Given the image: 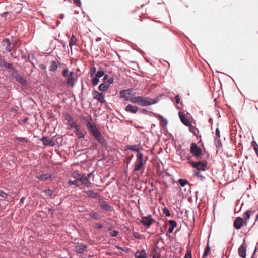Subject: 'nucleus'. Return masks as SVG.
<instances>
[{
	"label": "nucleus",
	"mask_w": 258,
	"mask_h": 258,
	"mask_svg": "<svg viewBox=\"0 0 258 258\" xmlns=\"http://www.w3.org/2000/svg\"><path fill=\"white\" fill-rule=\"evenodd\" d=\"M131 102L142 106H149L157 103L153 99L143 96L133 97L131 99Z\"/></svg>",
	"instance_id": "f257e3e1"
},
{
	"label": "nucleus",
	"mask_w": 258,
	"mask_h": 258,
	"mask_svg": "<svg viewBox=\"0 0 258 258\" xmlns=\"http://www.w3.org/2000/svg\"><path fill=\"white\" fill-rule=\"evenodd\" d=\"M87 128L91 132L95 138L103 146L106 145L105 139L97 128L93 124L89 122L87 124Z\"/></svg>",
	"instance_id": "f03ea898"
},
{
	"label": "nucleus",
	"mask_w": 258,
	"mask_h": 258,
	"mask_svg": "<svg viewBox=\"0 0 258 258\" xmlns=\"http://www.w3.org/2000/svg\"><path fill=\"white\" fill-rule=\"evenodd\" d=\"M143 154L141 152H138L137 154V159L135 162L134 172L140 171L143 168L144 165L145 164V162H143Z\"/></svg>",
	"instance_id": "7ed1b4c3"
},
{
	"label": "nucleus",
	"mask_w": 258,
	"mask_h": 258,
	"mask_svg": "<svg viewBox=\"0 0 258 258\" xmlns=\"http://www.w3.org/2000/svg\"><path fill=\"white\" fill-rule=\"evenodd\" d=\"M190 152L196 158L198 159L202 155V150L195 143H192L190 146Z\"/></svg>",
	"instance_id": "20e7f679"
},
{
	"label": "nucleus",
	"mask_w": 258,
	"mask_h": 258,
	"mask_svg": "<svg viewBox=\"0 0 258 258\" xmlns=\"http://www.w3.org/2000/svg\"><path fill=\"white\" fill-rule=\"evenodd\" d=\"M190 164L193 168H196L198 170L205 171L207 165V162L199 161L195 162L193 161H190Z\"/></svg>",
	"instance_id": "39448f33"
},
{
	"label": "nucleus",
	"mask_w": 258,
	"mask_h": 258,
	"mask_svg": "<svg viewBox=\"0 0 258 258\" xmlns=\"http://www.w3.org/2000/svg\"><path fill=\"white\" fill-rule=\"evenodd\" d=\"M132 91V89L122 90L120 92V96L124 98L125 101H130L131 102V99L133 97H131V95Z\"/></svg>",
	"instance_id": "423d86ee"
},
{
	"label": "nucleus",
	"mask_w": 258,
	"mask_h": 258,
	"mask_svg": "<svg viewBox=\"0 0 258 258\" xmlns=\"http://www.w3.org/2000/svg\"><path fill=\"white\" fill-rule=\"evenodd\" d=\"M93 96L94 99L97 100L101 103L103 104L106 102L103 93H100L97 91L94 90L93 92Z\"/></svg>",
	"instance_id": "0eeeda50"
},
{
	"label": "nucleus",
	"mask_w": 258,
	"mask_h": 258,
	"mask_svg": "<svg viewBox=\"0 0 258 258\" xmlns=\"http://www.w3.org/2000/svg\"><path fill=\"white\" fill-rule=\"evenodd\" d=\"M154 222V220L152 218L151 215L143 217L141 220V223L144 226L148 227H150L152 224Z\"/></svg>",
	"instance_id": "6e6552de"
},
{
	"label": "nucleus",
	"mask_w": 258,
	"mask_h": 258,
	"mask_svg": "<svg viewBox=\"0 0 258 258\" xmlns=\"http://www.w3.org/2000/svg\"><path fill=\"white\" fill-rule=\"evenodd\" d=\"M75 251L78 254L83 253L85 251L87 250L86 245L82 243H77L75 245Z\"/></svg>",
	"instance_id": "1a4fd4ad"
},
{
	"label": "nucleus",
	"mask_w": 258,
	"mask_h": 258,
	"mask_svg": "<svg viewBox=\"0 0 258 258\" xmlns=\"http://www.w3.org/2000/svg\"><path fill=\"white\" fill-rule=\"evenodd\" d=\"M76 74L74 72H70L67 78V84L72 87H74L75 83V77Z\"/></svg>",
	"instance_id": "9d476101"
},
{
	"label": "nucleus",
	"mask_w": 258,
	"mask_h": 258,
	"mask_svg": "<svg viewBox=\"0 0 258 258\" xmlns=\"http://www.w3.org/2000/svg\"><path fill=\"white\" fill-rule=\"evenodd\" d=\"M246 251V245L245 243H243L238 249L239 255L242 258H245Z\"/></svg>",
	"instance_id": "9b49d317"
},
{
	"label": "nucleus",
	"mask_w": 258,
	"mask_h": 258,
	"mask_svg": "<svg viewBox=\"0 0 258 258\" xmlns=\"http://www.w3.org/2000/svg\"><path fill=\"white\" fill-rule=\"evenodd\" d=\"M243 223V222L242 218L240 217H237L235 220L234 221V226L236 229L239 230L241 229V228L242 227Z\"/></svg>",
	"instance_id": "f8f14e48"
},
{
	"label": "nucleus",
	"mask_w": 258,
	"mask_h": 258,
	"mask_svg": "<svg viewBox=\"0 0 258 258\" xmlns=\"http://www.w3.org/2000/svg\"><path fill=\"white\" fill-rule=\"evenodd\" d=\"M179 116L181 122L186 126H189L191 125V123L190 121L187 119V118L185 116L184 114L182 113L181 112H179Z\"/></svg>",
	"instance_id": "ddd939ff"
},
{
	"label": "nucleus",
	"mask_w": 258,
	"mask_h": 258,
	"mask_svg": "<svg viewBox=\"0 0 258 258\" xmlns=\"http://www.w3.org/2000/svg\"><path fill=\"white\" fill-rule=\"evenodd\" d=\"M80 181H81L83 184L87 187H90L91 186L92 183L88 180V177H87V176L84 175H82L81 178H80Z\"/></svg>",
	"instance_id": "4468645a"
},
{
	"label": "nucleus",
	"mask_w": 258,
	"mask_h": 258,
	"mask_svg": "<svg viewBox=\"0 0 258 258\" xmlns=\"http://www.w3.org/2000/svg\"><path fill=\"white\" fill-rule=\"evenodd\" d=\"M41 141H42L43 143V144L45 146H53L54 145V142L52 139H48L46 137L43 136L41 139Z\"/></svg>",
	"instance_id": "2eb2a0df"
},
{
	"label": "nucleus",
	"mask_w": 258,
	"mask_h": 258,
	"mask_svg": "<svg viewBox=\"0 0 258 258\" xmlns=\"http://www.w3.org/2000/svg\"><path fill=\"white\" fill-rule=\"evenodd\" d=\"M125 110L128 112L136 113L138 111V107L136 106L129 104L126 106Z\"/></svg>",
	"instance_id": "dca6fc26"
},
{
	"label": "nucleus",
	"mask_w": 258,
	"mask_h": 258,
	"mask_svg": "<svg viewBox=\"0 0 258 258\" xmlns=\"http://www.w3.org/2000/svg\"><path fill=\"white\" fill-rule=\"evenodd\" d=\"M125 150H129L133 151L140 152V147L138 145H127L125 147Z\"/></svg>",
	"instance_id": "f3484780"
},
{
	"label": "nucleus",
	"mask_w": 258,
	"mask_h": 258,
	"mask_svg": "<svg viewBox=\"0 0 258 258\" xmlns=\"http://www.w3.org/2000/svg\"><path fill=\"white\" fill-rule=\"evenodd\" d=\"M66 120H67L68 123L71 127L73 128V127H76V125L77 124L76 123L73 118L70 115H66Z\"/></svg>",
	"instance_id": "a211bd4d"
},
{
	"label": "nucleus",
	"mask_w": 258,
	"mask_h": 258,
	"mask_svg": "<svg viewBox=\"0 0 258 258\" xmlns=\"http://www.w3.org/2000/svg\"><path fill=\"white\" fill-rule=\"evenodd\" d=\"M135 256L136 258H146L147 254L144 250H138L136 252Z\"/></svg>",
	"instance_id": "6ab92c4d"
},
{
	"label": "nucleus",
	"mask_w": 258,
	"mask_h": 258,
	"mask_svg": "<svg viewBox=\"0 0 258 258\" xmlns=\"http://www.w3.org/2000/svg\"><path fill=\"white\" fill-rule=\"evenodd\" d=\"M169 224L168 232L171 233L173 232L174 228L177 226V223L175 221L171 220L169 221Z\"/></svg>",
	"instance_id": "aec40b11"
},
{
	"label": "nucleus",
	"mask_w": 258,
	"mask_h": 258,
	"mask_svg": "<svg viewBox=\"0 0 258 258\" xmlns=\"http://www.w3.org/2000/svg\"><path fill=\"white\" fill-rule=\"evenodd\" d=\"M37 178L40 180L44 181L51 177V175L49 173L42 174L39 176H37Z\"/></svg>",
	"instance_id": "412c9836"
},
{
	"label": "nucleus",
	"mask_w": 258,
	"mask_h": 258,
	"mask_svg": "<svg viewBox=\"0 0 258 258\" xmlns=\"http://www.w3.org/2000/svg\"><path fill=\"white\" fill-rule=\"evenodd\" d=\"M15 78H16V80L18 82L21 83V84H22L23 85H25L26 84V80L23 77H22L21 76H20L19 75H17L16 76Z\"/></svg>",
	"instance_id": "4be33fe9"
},
{
	"label": "nucleus",
	"mask_w": 258,
	"mask_h": 258,
	"mask_svg": "<svg viewBox=\"0 0 258 258\" xmlns=\"http://www.w3.org/2000/svg\"><path fill=\"white\" fill-rule=\"evenodd\" d=\"M109 85L105 81L104 83L101 84L99 86V90L101 91H106L109 87Z\"/></svg>",
	"instance_id": "5701e85b"
},
{
	"label": "nucleus",
	"mask_w": 258,
	"mask_h": 258,
	"mask_svg": "<svg viewBox=\"0 0 258 258\" xmlns=\"http://www.w3.org/2000/svg\"><path fill=\"white\" fill-rule=\"evenodd\" d=\"M58 68V66L57 63L55 61H52L51 62L50 66L49 67V70L50 71L54 72L57 70Z\"/></svg>",
	"instance_id": "b1692460"
},
{
	"label": "nucleus",
	"mask_w": 258,
	"mask_h": 258,
	"mask_svg": "<svg viewBox=\"0 0 258 258\" xmlns=\"http://www.w3.org/2000/svg\"><path fill=\"white\" fill-rule=\"evenodd\" d=\"M104 81H105L109 86L111 84L113 83L114 81V78L112 77L108 78V76L107 75H105L104 76Z\"/></svg>",
	"instance_id": "393cba45"
},
{
	"label": "nucleus",
	"mask_w": 258,
	"mask_h": 258,
	"mask_svg": "<svg viewBox=\"0 0 258 258\" xmlns=\"http://www.w3.org/2000/svg\"><path fill=\"white\" fill-rule=\"evenodd\" d=\"M4 45H6V50L8 52H10L12 49L11 47V44L9 42V40L8 39H5L4 41Z\"/></svg>",
	"instance_id": "a878e982"
},
{
	"label": "nucleus",
	"mask_w": 258,
	"mask_h": 258,
	"mask_svg": "<svg viewBox=\"0 0 258 258\" xmlns=\"http://www.w3.org/2000/svg\"><path fill=\"white\" fill-rule=\"evenodd\" d=\"M77 42V39L74 35H72L71 38V40L69 43V45L70 47H72L73 45H76Z\"/></svg>",
	"instance_id": "bb28decb"
},
{
	"label": "nucleus",
	"mask_w": 258,
	"mask_h": 258,
	"mask_svg": "<svg viewBox=\"0 0 258 258\" xmlns=\"http://www.w3.org/2000/svg\"><path fill=\"white\" fill-rule=\"evenodd\" d=\"M85 193L87 195L88 197H92L93 198H96L97 196L96 193L91 190L85 191Z\"/></svg>",
	"instance_id": "cd10ccee"
},
{
	"label": "nucleus",
	"mask_w": 258,
	"mask_h": 258,
	"mask_svg": "<svg viewBox=\"0 0 258 258\" xmlns=\"http://www.w3.org/2000/svg\"><path fill=\"white\" fill-rule=\"evenodd\" d=\"M43 192L46 196H52L54 194L53 190L50 189L44 190Z\"/></svg>",
	"instance_id": "c85d7f7f"
},
{
	"label": "nucleus",
	"mask_w": 258,
	"mask_h": 258,
	"mask_svg": "<svg viewBox=\"0 0 258 258\" xmlns=\"http://www.w3.org/2000/svg\"><path fill=\"white\" fill-rule=\"evenodd\" d=\"M257 209H258V208H257V207L255 206V207H252L250 209H249L246 211L247 212H248V213L251 215H252L254 213H255L257 211Z\"/></svg>",
	"instance_id": "c756f323"
},
{
	"label": "nucleus",
	"mask_w": 258,
	"mask_h": 258,
	"mask_svg": "<svg viewBox=\"0 0 258 258\" xmlns=\"http://www.w3.org/2000/svg\"><path fill=\"white\" fill-rule=\"evenodd\" d=\"M210 247L209 245L208 244H207L206 248L205 250L204 253L203 254V258L207 256L209 254V253H210Z\"/></svg>",
	"instance_id": "7c9ffc66"
},
{
	"label": "nucleus",
	"mask_w": 258,
	"mask_h": 258,
	"mask_svg": "<svg viewBox=\"0 0 258 258\" xmlns=\"http://www.w3.org/2000/svg\"><path fill=\"white\" fill-rule=\"evenodd\" d=\"M99 78L97 77L96 76H95L92 79V84L93 86H96L98 84V83L99 82Z\"/></svg>",
	"instance_id": "2f4dec72"
},
{
	"label": "nucleus",
	"mask_w": 258,
	"mask_h": 258,
	"mask_svg": "<svg viewBox=\"0 0 258 258\" xmlns=\"http://www.w3.org/2000/svg\"><path fill=\"white\" fill-rule=\"evenodd\" d=\"M178 182L180 185L182 187H184L185 185H186L188 183L187 180L183 179H180L178 180Z\"/></svg>",
	"instance_id": "473e14b6"
},
{
	"label": "nucleus",
	"mask_w": 258,
	"mask_h": 258,
	"mask_svg": "<svg viewBox=\"0 0 258 258\" xmlns=\"http://www.w3.org/2000/svg\"><path fill=\"white\" fill-rule=\"evenodd\" d=\"M250 215L246 211L243 215V217L244 220V222L246 223L249 219Z\"/></svg>",
	"instance_id": "72a5a7b5"
},
{
	"label": "nucleus",
	"mask_w": 258,
	"mask_h": 258,
	"mask_svg": "<svg viewBox=\"0 0 258 258\" xmlns=\"http://www.w3.org/2000/svg\"><path fill=\"white\" fill-rule=\"evenodd\" d=\"M72 176L74 178H76L77 180L80 181V178L82 176V174H80L77 172H74L72 174Z\"/></svg>",
	"instance_id": "f704fd0d"
},
{
	"label": "nucleus",
	"mask_w": 258,
	"mask_h": 258,
	"mask_svg": "<svg viewBox=\"0 0 258 258\" xmlns=\"http://www.w3.org/2000/svg\"><path fill=\"white\" fill-rule=\"evenodd\" d=\"M101 207L106 211H110L111 210V207H110L109 205H108L107 204L103 203L101 205Z\"/></svg>",
	"instance_id": "c9c22d12"
},
{
	"label": "nucleus",
	"mask_w": 258,
	"mask_h": 258,
	"mask_svg": "<svg viewBox=\"0 0 258 258\" xmlns=\"http://www.w3.org/2000/svg\"><path fill=\"white\" fill-rule=\"evenodd\" d=\"M159 118L161 119V120L162 121V125L163 126H166L168 123V121L167 119H166L164 117L162 116H159Z\"/></svg>",
	"instance_id": "e433bc0d"
},
{
	"label": "nucleus",
	"mask_w": 258,
	"mask_h": 258,
	"mask_svg": "<svg viewBox=\"0 0 258 258\" xmlns=\"http://www.w3.org/2000/svg\"><path fill=\"white\" fill-rule=\"evenodd\" d=\"M68 184L70 185H75L76 186H79L78 180H74V181H72L71 180H69L68 181Z\"/></svg>",
	"instance_id": "4c0bfd02"
},
{
	"label": "nucleus",
	"mask_w": 258,
	"mask_h": 258,
	"mask_svg": "<svg viewBox=\"0 0 258 258\" xmlns=\"http://www.w3.org/2000/svg\"><path fill=\"white\" fill-rule=\"evenodd\" d=\"M104 75V72L102 70H100V71H98L95 76L97 77H98V78H101L102 77L103 75Z\"/></svg>",
	"instance_id": "58836bf2"
},
{
	"label": "nucleus",
	"mask_w": 258,
	"mask_h": 258,
	"mask_svg": "<svg viewBox=\"0 0 258 258\" xmlns=\"http://www.w3.org/2000/svg\"><path fill=\"white\" fill-rule=\"evenodd\" d=\"M91 217L94 219H99L100 218L99 215L96 213H94L91 214Z\"/></svg>",
	"instance_id": "ea45409f"
},
{
	"label": "nucleus",
	"mask_w": 258,
	"mask_h": 258,
	"mask_svg": "<svg viewBox=\"0 0 258 258\" xmlns=\"http://www.w3.org/2000/svg\"><path fill=\"white\" fill-rule=\"evenodd\" d=\"M68 1L71 3H73L75 4L78 6H80L81 5L80 0H68Z\"/></svg>",
	"instance_id": "a19ab883"
},
{
	"label": "nucleus",
	"mask_w": 258,
	"mask_h": 258,
	"mask_svg": "<svg viewBox=\"0 0 258 258\" xmlns=\"http://www.w3.org/2000/svg\"><path fill=\"white\" fill-rule=\"evenodd\" d=\"M96 71V69L95 67H93L90 69V76H93L94 75Z\"/></svg>",
	"instance_id": "79ce46f5"
},
{
	"label": "nucleus",
	"mask_w": 258,
	"mask_h": 258,
	"mask_svg": "<svg viewBox=\"0 0 258 258\" xmlns=\"http://www.w3.org/2000/svg\"><path fill=\"white\" fill-rule=\"evenodd\" d=\"M76 134L78 138H82L85 135V134L83 132H81L80 131L79 132H78L77 134Z\"/></svg>",
	"instance_id": "37998d69"
},
{
	"label": "nucleus",
	"mask_w": 258,
	"mask_h": 258,
	"mask_svg": "<svg viewBox=\"0 0 258 258\" xmlns=\"http://www.w3.org/2000/svg\"><path fill=\"white\" fill-rule=\"evenodd\" d=\"M163 212L166 216H168V217L170 216V212L166 208H165L163 209Z\"/></svg>",
	"instance_id": "c03bdc74"
},
{
	"label": "nucleus",
	"mask_w": 258,
	"mask_h": 258,
	"mask_svg": "<svg viewBox=\"0 0 258 258\" xmlns=\"http://www.w3.org/2000/svg\"><path fill=\"white\" fill-rule=\"evenodd\" d=\"M73 128L74 129V132L75 134H77L78 132L80 131L79 126L78 124L76 125V127H73Z\"/></svg>",
	"instance_id": "a18cd8bd"
},
{
	"label": "nucleus",
	"mask_w": 258,
	"mask_h": 258,
	"mask_svg": "<svg viewBox=\"0 0 258 258\" xmlns=\"http://www.w3.org/2000/svg\"><path fill=\"white\" fill-rule=\"evenodd\" d=\"M17 139L19 141L22 142H27V140L23 137H18L17 138Z\"/></svg>",
	"instance_id": "49530a36"
},
{
	"label": "nucleus",
	"mask_w": 258,
	"mask_h": 258,
	"mask_svg": "<svg viewBox=\"0 0 258 258\" xmlns=\"http://www.w3.org/2000/svg\"><path fill=\"white\" fill-rule=\"evenodd\" d=\"M118 234V232L117 231H115V230L111 232H110V235H111L112 236H113V237L117 236Z\"/></svg>",
	"instance_id": "de8ad7c7"
},
{
	"label": "nucleus",
	"mask_w": 258,
	"mask_h": 258,
	"mask_svg": "<svg viewBox=\"0 0 258 258\" xmlns=\"http://www.w3.org/2000/svg\"><path fill=\"white\" fill-rule=\"evenodd\" d=\"M215 134H216V137L215 138V140H216L217 139H218V138H220V131L218 128H217L215 131Z\"/></svg>",
	"instance_id": "09e8293b"
},
{
	"label": "nucleus",
	"mask_w": 258,
	"mask_h": 258,
	"mask_svg": "<svg viewBox=\"0 0 258 258\" xmlns=\"http://www.w3.org/2000/svg\"><path fill=\"white\" fill-rule=\"evenodd\" d=\"M7 196V194L2 191H0V197L2 198H5Z\"/></svg>",
	"instance_id": "8fccbe9b"
},
{
	"label": "nucleus",
	"mask_w": 258,
	"mask_h": 258,
	"mask_svg": "<svg viewBox=\"0 0 258 258\" xmlns=\"http://www.w3.org/2000/svg\"><path fill=\"white\" fill-rule=\"evenodd\" d=\"M68 73V69H65L63 70L62 72V75L64 77H67Z\"/></svg>",
	"instance_id": "3c124183"
},
{
	"label": "nucleus",
	"mask_w": 258,
	"mask_h": 258,
	"mask_svg": "<svg viewBox=\"0 0 258 258\" xmlns=\"http://www.w3.org/2000/svg\"><path fill=\"white\" fill-rule=\"evenodd\" d=\"M254 149L256 154H258V145L256 144V143H255V144L254 145Z\"/></svg>",
	"instance_id": "603ef678"
},
{
	"label": "nucleus",
	"mask_w": 258,
	"mask_h": 258,
	"mask_svg": "<svg viewBox=\"0 0 258 258\" xmlns=\"http://www.w3.org/2000/svg\"><path fill=\"white\" fill-rule=\"evenodd\" d=\"M6 63H7V62L6 61H5L4 60H0V66H1L5 67V66L6 65Z\"/></svg>",
	"instance_id": "864d4df0"
},
{
	"label": "nucleus",
	"mask_w": 258,
	"mask_h": 258,
	"mask_svg": "<svg viewBox=\"0 0 258 258\" xmlns=\"http://www.w3.org/2000/svg\"><path fill=\"white\" fill-rule=\"evenodd\" d=\"M175 99L176 103H179L180 102V98L178 95L175 96Z\"/></svg>",
	"instance_id": "5fc2aeb1"
},
{
	"label": "nucleus",
	"mask_w": 258,
	"mask_h": 258,
	"mask_svg": "<svg viewBox=\"0 0 258 258\" xmlns=\"http://www.w3.org/2000/svg\"><path fill=\"white\" fill-rule=\"evenodd\" d=\"M134 236L135 237H137L138 238H139V239L141 238V235L139 233H136V232L134 233Z\"/></svg>",
	"instance_id": "6e6d98bb"
},
{
	"label": "nucleus",
	"mask_w": 258,
	"mask_h": 258,
	"mask_svg": "<svg viewBox=\"0 0 258 258\" xmlns=\"http://www.w3.org/2000/svg\"><path fill=\"white\" fill-rule=\"evenodd\" d=\"M6 68H9V69H12V65L10 63H6V65L5 66Z\"/></svg>",
	"instance_id": "4d7b16f0"
},
{
	"label": "nucleus",
	"mask_w": 258,
	"mask_h": 258,
	"mask_svg": "<svg viewBox=\"0 0 258 258\" xmlns=\"http://www.w3.org/2000/svg\"><path fill=\"white\" fill-rule=\"evenodd\" d=\"M95 227H96V228L101 229V228H102L103 227V225H101V224H97L96 225Z\"/></svg>",
	"instance_id": "13d9d810"
},
{
	"label": "nucleus",
	"mask_w": 258,
	"mask_h": 258,
	"mask_svg": "<svg viewBox=\"0 0 258 258\" xmlns=\"http://www.w3.org/2000/svg\"><path fill=\"white\" fill-rule=\"evenodd\" d=\"M25 197H23L21 199L20 201V203H23V202H24V200H25Z\"/></svg>",
	"instance_id": "bf43d9fd"
},
{
	"label": "nucleus",
	"mask_w": 258,
	"mask_h": 258,
	"mask_svg": "<svg viewBox=\"0 0 258 258\" xmlns=\"http://www.w3.org/2000/svg\"><path fill=\"white\" fill-rule=\"evenodd\" d=\"M184 258H191V255L190 254H186Z\"/></svg>",
	"instance_id": "052dcab7"
},
{
	"label": "nucleus",
	"mask_w": 258,
	"mask_h": 258,
	"mask_svg": "<svg viewBox=\"0 0 258 258\" xmlns=\"http://www.w3.org/2000/svg\"><path fill=\"white\" fill-rule=\"evenodd\" d=\"M92 175V173H90L88 174V175H87V177H88V179L89 178H90V177H91Z\"/></svg>",
	"instance_id": "680f3d73"
},
{
	"label": "nucleus",
	"mask_w": 258,
	"mask_h": 258,
	"mask_svg": "<svg viewBox=\"0 0 258 258\" xmlns=\"http://www.w3.org/2000/svg\"><path fill=\"white\" fill-rule=\"evenodd\" d=\"M187 160H188V162H189V163H190V161H192V160H191V157H188L187 158Z\"/></svg>",
	"instance_id": "e2e57ef3"
},
{
	"label": "nucleus",
	"mask_w": 258,
	"mask_h": 258,
	"mask_svg": "<svg viewBox=\"0 0 258 258\" xmlns=\"http://www.w3.org/2000/svg\"><path fill=\"white\" fill-rule=\"evenodd\" d=\"M64 14H61V15H60V17H61V19H63V17H64Z\"/></svg>",
	"instance_id": "0e129e2a"
},
{
	"label": "nucleus",
	"mask_w": 258,
	"mask_h": 258,
	"mask_svg": "<svg viewBox=\"0 0 258 258\" xmlns=\"http://www.w3.org/2000/svg\"><path fill=\"white\" fill-rule=\"evenodd\" d=\"M116 248H117V249H120L121 250H123V249H122V248H120V247H118V246H116Z\"/></svg>",
	"instance_id": "69168bd1"
},
{
	"label": "nucleus",
	"mask_w": 258,
	"mask_h": 258,
	"mask_svg": "<svg viewBox=\"0 0 258 258\" xmlns=\"http://www.w3.org/2000/svg\"><path fill=\"white\" fill-rule=\"evenodd\" d=\"M101 38H98L97 39L96 41H100V40H101Z\"/></svg>",
	"instance_id": "338daca9"
},
{
	"label": "nucleus",
	"mask_w": 258,
	"mask_h": 258,
	"mask_svg": "<svg viewBox=\"0 0 258 258\" xmlns=\"http://www.w3.org/2000/svg\"><path fill=\"white\" fill-rule=\"evenodd\" d=\"M196 174L198 176V172H197Z\"/></svg>",
	"instance_id": "774afa93"
}]
</instances>
